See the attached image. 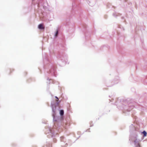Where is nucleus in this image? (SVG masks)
I'll return each instance as SVG.
<instances>
[{
  "instance_id": "obj_1",
  "label": "nucleus",
  "mask_w": 147,
  "mask_h": 147,
  "mask_svg": "<svg viewBox=\"0 0 147 147\" xmlns=\"http://www.w3.org/2000/svg\"><path fill=\"white\" fill-rule=\"evenodd\" d=\"M135 144L136 145V147H140L139 143L138 141L136 139L134 141Z\"/></svg>"
},
{
  "instance_id": "obj_2",
  "label": "nucleus",
  "mask_w": 147,
  "mask_h": 147,
  "mask_svg": "<svg viewBox=\"0 0 147 147\" xmlns=\"http://www.w3.org/2000/svg\"><path fill=\"white\" fill-rule=\"evenodd\" d=\"M38 28L40 29H44L45 28L43 24H40L39 25Z\"/></svg>"
},
{
  "instance_id": "obj_3",
  "label": "nucleus",
  "mask_w": 147,
  "mask_h": 147,
  "mask_svg": "<svg viewBox=\"0 0 147 147\" xmlns=\"http://www.w3.org/2000/svg\"><path fill=\"white\" fill-rule=\"evenodd\" d=\"M55 98H56L55 100L57 102V104H59L60 103V101H59V99L57 97L55 96Z\"/></svg>"
},
{
  "instance_id": "obj_4",
  "label": "nucleus",
  "mask_w": 147,
  "mask_h": 147,
  "mask_svg": "<svg viewBox=\"0 0 147 147\" xmlns=\"http://www.w3.org/2000/svg\"><path fill=\"white\" fill-rule=\"evenodd\" d=\"M60 113L61 115H63L64 114V111L63 110H61L60 111Z\"/></svg>"
},
{
  "instance_id": "obj_5",
  "label": "nucleus",
  "mask_w": 147,
  "mask_h": 147,
  "mask_svg": "<svg viewBox=\"0 0 147 147\" xmlns=\"http://www.w3.org/2000/svg\"><path fill=\"white\" fill-rule=\"evenodd\" d=\"M142 133L144 135V136H146V135H147V133H146V132L144 131Z\"/></svg>"
},
{
  "instance_id": "obj_6",
  "label": "nucleus",
  "mask_w": 147,
  "mask_h": 147,
  "mask_svg": "<svg viewBox=\"0 0 147 147\" xmlns=\"http://www.w3.org/2000/svg\"><path fill=\"white\" fill-rule=\"evenodd\" d=\"M58 34V31L57 30L56 31L55 34V37H57V36Z\"/></svg>"
}]
</instances>
